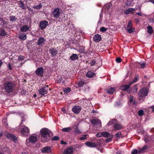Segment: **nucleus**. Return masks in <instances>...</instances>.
Wrapping results in <instances>:
<instances>
[{"instance_id":"63","label":"nucleus","mask_w":154,"mask_h":154,"mask_svg":"<svg viewBox=\"0 0 154 154\" xmlns=\"http://www.w3.org/2000/svg\"><path fill=\"white\" fill-rule=\"evenodd\" d=\"M135 82L133 81H132L130 83V84H129V85H131L132 84H133V83H134Z\"/></svg>"},{"instance_id":"10","label":"nucleus","mask_w":154,"mask_h":154,"mask_svg":"<svg viewBox=\"0 0 154 154\" xmlns=\"http://www.w3.org/2000/svg\"><path fill=\"white\" fill-rule=\"evenodd\" d=\"M81 109V107L79 106H75L72 109V111L75 114H78Z\"/></svg>"},{"instance_id":"58","label":"nucleus","mask_w":154,"mask_h":154,"mask_svg":"<svg viewBox=\"0 0 154 154\" xmlns=\"http://www.w3.org/2000/svg\"><path fill=\"white\" fill-rule=\"evenodd\" d=\"M61 143L62 144H67V143L66 142L63 141V140L61 141Z\"/></svg>"},{"instance_id":"9","label":"nucleus","mask_w":154,"mask_h":154,"mask_svg":"<svg viewBox=\"0 0 154 154\" xmlns=\"http://www.w3.org/2000/svg\"><path fill=\"white\" fill-rule=\"evenodd\" d=\"M41 151L43 153H48L51 152V149L50 146H47L42 148Z\"/></svg>"},{"instance_id":"26","label":"nucleus","mask_w":154,"mask_h":154,"mask_svg":"<svg viewBox=\"0 0 154 154\" xmlns=\"http://www.w3.org/2000/svg\"><path fill=\"white\" fill-rule=\"evenodd\" d=\"M72 61H74L78 59V56L77 54H72L69 58Z\"/></svg>"},{"instance_id":"4","label":"nucleus","mask_w":154,"mask_h":154,"mask_svg":"<svg viewBox=\"0 0 154 154\" xmlns=\"http://www.w3.org/2000/svg\"><path fill=\"white\" fill-rule=\"evenodd\" d=\"M20 132L21 136L26 137L29 135V130L27 127L23 126L22 127Z\"/></svg>"},{"instance_id":"35","label":"nucleus","mask_w":154,"mask_h":154,"mask_svg":"<svg viewBox=\"0 0 154 154\" xmlns=\"http://www.w3.org/2000/svg\"><path fill=\"white\" fill-rule=\"evenodd\" d=\"M74 132L76 134H79L82 133V132L78 129V126H76Z\"/></svg>"},{"instance_id":"18","label":"nucleus","mask_w":154,"mask_h":154,"mask_svg":"<svg viewBox=\"0 0 154 154\" xmlns=\"http://www.w3.org/2000/svg\"><path fill=\"white\" fill-rule=\"evenodd\" d=\"M37 140V137L34 136H30L29 138V141L31 143H35Z\"/></svg>"},{"instance_id":"1","label":"nucleus","mask_w":154,"mask_h":154,"mask_svg":"<svg viewBox=\"0 0 154 154\" xmlns=\"http://www.w3.org/2000/svg\"><path fill=\"white\" fill-rule=\"evenodd\" d=\"M40 132L42 136L41 140L44 142H47L50 140L51 136L53 134L52 132L46 128L42 129Z\"/></svg>"},{"instance_id":"11","label":"nucleus","mask_w":154,"mask_h":154,"mask_svg":"<svg viewBox=\"0 0 154 154\" xmlns=\"http://www.w3.org/2000/svg\"><path fill=\"white\" fill-rule=\"evenodd\" d=\"M73 152V148L69 147L66 148L63 152L64 154H72Z\"/></svg>"},{"instance_id":"33","label":"nucleus","mask_w":154,"mask_h":154,"mask_svg":"<svg viewBox=\"0 0 154 154\" xmlns=\"http://www.w3.org/2000/svg\"><path fill=\"white\" fill-rule=\"evenodd\" d=\"M115 90V88H111L108 89L107 92L108 94H112L114 92Z\"/></svg>"},{"instance_id":"55","label":"nucleus","mask_w":154,"mask_h":154,"mask_svg":"<svg viewBox=\"0 0 154 154\" xmlns=\"http://www.w3.org/2000/svg\"><path fill=\"white\" fill-rule=\"evenodd\" d=\"M129 99L130 102H132L133 99V97L131 95H130L129 97Z\"/></svg>"},{"instance_id":"22","label":"nucleus","mask_w":154,"mask_h":154,"mask_svg":"<svg viewBox=\"0 0 154 154\" xmlns=\"http://www.w3.org/2000/svg\"><path fill=\"white\" fill-rule=\"evenodd\" d=\"M148 148V146H143L142 148H138V153H140L143 152L145 151Z\"/></svg>"},{"instance_id":"3","label":"nucleus","mask_w":154,"mask_h":154,"mask_svg":"<svg viewBox=\"0 0 154 154\" xmlns=\"http://www.w3.org/2000/svg\"><path fill=\"white\" fill-rule=\"evenodd\" d=\"M4 85L6 92L8 93L13 92L14 87V85L13 83L6 82L4 83Z\"/></svg>"},{"instance_id":"24","label":"nucleus","mask_w":154,"mask_h":154,"mask_svg":"<svg viewBox=\"0 0 154 154\" xmlns=\"http://www.w3.org/2000/svg\"><path fill=\"white\" fill-rule=\"evenodd\" d=\"M95 75V73L91 71H88L86 74V76L89 78H92Z\"/></svg>"},{"instance_id":"19","label":"nucleus","mask_w":154,"mask_h":154,"mask_svg":"<svg viewBox=\"0 0 154 154\" xmlns=\"http://www.w3.org/2000/svg\"><path fill=\"white\" fill-rule=\"evenodd\" d=\"M29 27L27 25H24L22 26L20 29V31L22 32H26L28 30Z\"/></svg>"},{"instance_id":"61","label":"nucleus","mask_w":154,"mask_h":154,"mask_svg":"<svg viewBox=\"0 0 154 154\" xmlns=\"http://www.w3.org/2000/svg\"><path fill=\"white\" fill-rule=\"evenodd\" d=\"M132 102H133L132 104H133L135 105H137V103L136 102H135V100L134 101H133Z\"/></svg>"},{"instance_id":"7","label":"nucleus","mask_w":154,"mask_h":154,"mask_svg":"<svg viewBox=\"0 0 154 154\" xmlns=\"http://www.w3.org/2000/svg\"><path fill=\"white\" fill-rule=\"evenodd\" d=\"M48 22L46 20H43L40 21L39 23V27L42 30L45 28L48 25Z\"/></svg>"},{"instance_id":"32","label":"nucleus","mask_w":154,"mask_h":154,"mask_svg":"<svg viewBox=\"0 0 154 154\" xmlns=\"http://www.w3.org/2000/svg\"><path fill=\"white\" fill-rule=\"evenodd\" d=\"M72 128L71 127L65 128H63L62 131L63 132H69L72 130Z\"/></svg>"},{"instance_id":"5","label":"nucleus","mask_w":154,"mask_h":154,"mask_svg":"<svg viewBox=\"0 0 154 154\" xmlns=\"http://www.w3.org/2000/svg\"><path fill=\"white\" fill-rule=\"evenodd\" d=\"M36 74L37 75L42 77L44 72V70L42 67L37 68L35 71Z\"/></svg>"},{"instance_id":"31","label":"nucleus","mask_w":154,"mask_h":154,"mask_svg":"<svg viewBox=\"0 0 154 154\" xmlns=\"http://www.w3.org/2000/svg\"><path fill=\"white\" fill-rule=\"evenodd\" d=\"M117 120L116 119H113L110 120L108 123V125H111L117 123Z\"/></svg>"},{"instance_id":"44","label":"nucleus","mask_w":154,"mask_h":154,"mask_svg":"<svg viewBox=\"0 0 154 154\" xmlns=\"http://www.w3.org/2000/svg\"><path fill=\"white\" fill-rule=\"evenodd\" d=\"M137 153H138V151L136 149H133L131 151V153L132 154H137Z\"/></svg>"},{"instance_id":"20","label":"nucleus","mask_w":154,"mask_h":154,"mask_svg":"<svg viewBox=\"0 0 154 154\" xmlns=\"http://www.w3.org/2000/svg\"><path fill=\"white\" fill-rule=\"evenodd\" d=\"M85 144L89 147H96L97 146V144L95 143L89 142H86Z\"/></svg>"},{"instance_id":"56","label":"nucleus","mask_w":154,"mask_h":154,"mask_svg":"<svg viewBox=\"0 0 154 154\" xmlns=\"http://www.w3.org/2000/svg\"><path fill=\"white\" fill-rule=\"evenodd\" d=\"M112 137H111V138L109 137V138L107 139L106 140V141L107 143H108L111 140V139Z\"/></svg>"},{"instance_id":"38","label":"nucleus","mask_w":154,"mask_h":154,"mask_svg":"<svg viewBox=\"0 0 154 154\" xmlns=\"http://www.w3.org/2000/svg\"><path fill=\"white\" fill-rule=\"evenodd\" d=\"M71 91V89L70 88L68 87L66 88L63 89V91L65 93H68L70 92Z\"/></svg>"},{"instance_id":"52","label":"nucleus","mask_w":154,"mask_h":154,"mask_svg":"<svg viewBox=\"0 0 154 154\" xmlns=\"http://www.w3.org/2000/svg\"><path fill=\"white\" fill-rule=\"evenodd\" d=\"M145 66L146 64L145 63H140V68L142 69L143 68L145 67Z\"/></svg>"},{"instance_id":"36","label":"nucleus","mask_w":154,"mask_h":154,"mask_svg":"<svg viewBox=\"0 0 154 154\" xmlns=\"http://www.w3.org/2000/svg\"><path fill=\"white\" fill-rule=\"evenodd\" d=\"M7 35V33L5 31L4 29H2L0 33V35L1 36H5Z\"/></svg>"},{"instance_id":"2","label":"nucleus","mask_w":154,"mask_h":154,"mask_svg":"<svg viewBox=\"0 0 154 154\" xmlns=\"http://www.w3.org/2000/svg\"><path fill=\"white\" fill-rule=\"evenodd\" d=\"M148 94V90L146 88H141L138 92V99L141 102H143Z\"/></svg>"},{"instance_id":"60","label":"nucleus","mask_w":154,"mask_h":154,"mask_svg":"<svg viewBox=\"0 0 154 154\" xmlns=\"http://www.w3.org/2000/svg\"><path fill=\"white\" fill-rule=\"evenodd\" d=\"M5 23H4V22L3 21L1 23V25L2 26H3L5 25Z\"/></svg>"},{"instance_id":"29","label":"nucleus","mask_w":154,"mask_h":154,"mask_svg":"<svg viewBox=\"0 0 154 154\" xmlns=\"http://www.w3.org/2000/svg\"><path fill=\"white\" fill-rule=\"evenodd\" d=\"M78 87H83L85 84H86V83L83 81L80 80L78 81Z\"/></svg>"},{"instance_id":"27","label":"nucleus","mask_w":154,"mask_h":154,"mask_svg":"<svg viewBox=\"0 0 154 154\" xmlns=\"http://www.w3.org/2000/svg\"><path fill=\"white\" fill-rule=\"evenodd\" d=\"M109 136V137H112V135H110L109 133L107 132H102V136L105 137H108Z\"/></svg>"},{"instance_id":"6","label":"nucleus","mask_w":154,"mask_h":154,"mask_svg":"<svg viewBox=\"0 0 154 154\" xmlns=\"http://www.w3.org/2000/svg\"><path fill=\"white\" fill-rule=\"evenodd\" d=\"M91 123L95 125L98 127L101 126V122L100 120L98 119H93L91 120L90 121Z\"/></svg>"},{"instance_id":"45","label":"nucleus","mask_w":154,"mask_h":154,"mask_svg":"<svg viewBox=\"0 0 154 154\" xmlns=\"http://www.w3.org/2000/svg\"><path fill=\"white\" fill-rule=\"evenodd\" d=\"M59 137L57 136H54L53 138L52 139V141H57L59 140Z\"/></svg>"},{"instance_id":"59","label":"nucleus","mask_w":154,"mask_h":154,"mask_svg":"<svg viewBox=\"0 0 154 154\" xmlns=\"http://www.w3.org/2000/svg\"><path fill=\"white\" fill-rule=\"evenodd\" d=\"M138 79V78L137 77H136L134 79V80L133 81L134 82H135L137 81Z\"/></svg>"},{"instance_id":"62","label":"nucleus","mask_w":154,"mask_h":154,"mask_svg":"<svg viewBox=\"0 0 154 154\" xmlns=\"http://www.w3.org/2000/svg\"><path fill=\"white\" fill-rule=\"evenodd\" d=\"M150 109H152V111H154V106H151L150 107Z\"/></svg>"},{"instance_id":"15","label":"nucleus","mask_w":154,"mask_h":154,"mask_svg":"<svg viewBox=\"0 0 154 154\" xmlns=\"http://www.w3.org/2000/svg\"><path fill=\"white\" fill-rule=\"evenodd\" d=\"M49 52L53 57H54L56 56L58 51L56 49L53 48L49 49Z\"/></svg>"},{"instance_id":"12","label":"nucleus","mask_w":154,"mask_h":154,"mask_svg":"<svg viewBox=\"0 0 154 154\" xmlns=\"http://www.w3.org/2000/svg\"><path fill=\"white\" fill-rule=\"evenodd\" d=\"M60 13L59 9L56 8L53 11V14L54 17L58 18L59 17Z\"/></svg>"},{"instance_id":"37","label":"nucleus","mask_w":154,"mask_h":154,"mask_svg":"<svg viewBox=\"0 0 154 154\" xmlns=\"http://www.w3.org/2000/svg\"><path fill=\"white\" fill-rule=\"evenodd\" d=\"M9 19L10 21H15L17 20V18L14 16H10Z\"/></svg>"},{"instance_id":"30","label":"nucleus","mask_w":154,"mask_h":154,"mask_svg":"<svg viewBox=\"0 0 154 154\" xmlns=\"http://www.w3.org/2000/svg\"><path fill=\"white\" fill-rule=\"evenodd\" d=\"M98 62L100 63H101V61L100 60H99L98 61L97 60H92L90 64L91 66H93L94 65H96V64H98Z\"/></svg>"},{"instance_id":"16","label":"nucleus","mask_w":154,"mask_h":154,"mask_svg":"<svg viewBox=\"0 0 154 154\" xmlns=\"http://www.w3.org/2000/svg\"><path fill=\"white\" fill-rule=\"evenodd\" d=\"M101 39V35L98 34L95 35L93 37V41L95 42H98L100 41Z\"/></svg>"},{"instance_id":"28","label":"nucleus","mask_w":154,"mask_h":154,"mask_svg":"<svg viewBox=\"0 0 154 154\" xmlns=\"http://www.w3.org/2000/svg\"><path fill=\"white\" fill-rule=\"evenodd\" d=\"M18 5L19 6L23 9H25L26 8L24 4L22 1H20L18 3Z\"/></svg>"},{"instance_id":"13","label":"nucleus","mask_w":154,"mask_h":154,"mask_svg":"<svg viewBox=\"0 0 154 154\" xmlns=\"http://www.w3.org/2000/svg\"><path fill=\"white\" fill-rule=\"evenodd\" d=\"M39 93L42 95H44L45 94L47 93L48 91L46 89V88L42 87L38 90Z\"/></svg>"},{"instance_id":"14","label":"nucleus","mask_w":154,"mask_h":154,"mask_svg":"<svg viewBox=\"0 0 154 154\" xmlns=\"http://www.w3.org/2000/svg\"><path fill=\"white\" fill-rule=\"evenodd\" d=\"M113 127L115 130H119L123 128V126L121 124H119L117 122L113 125Z\"/></svg>"},{"instance_id":"57","label":"nucleus","mask_w":154,"mask_h":154,"mask_svg":"<svg viewBox=\"0 0 154 154\" xmlns=\"http://www.w3.org/2000/svg\"><path fill=\"white\" fill-rule=\"evenodd\" d=\"M8 68L10 70H11L12 69V67H11L10 63H9L8 64Z\"/></svg>"},{"instance_id":"8","label":"nucleus","mask_w":154,"mask_h":154,"mask_svg":"<svg viewBox=\"0 0 154 154\" xmlns=\"http://www.w3.org/2000/svg\"><path fill=\"white\" fill-rule=\"evenodd\" d=\"M7 137L9 139L12 140L14 142H17V140L16 137L14 134L8 133L6 134Z\"/></svg>"},{"instance_id":"46","label":"nucleus","mask_w":154,"mask_h":154,"mask_svg":"<svg viewBox=\"0 0 154 154\" xmlns=\"http://www.w3.org/2000/svg\"><path fill=\"white\" fill-rule=\"evenodd\" d=\"M25 57L22 55H20L18 57V60L19 61L22 60L24 59Z\"/></svg>"},{"instance_id":"42","label":"nucleus","mask_w":154,"mask_h":154,"mask_svg":"<svg viewBox=\"0 0 154 154\" xmlns=\"http://www.w3.org/2000/svg\"><path fill=\"white\" fill-rule=\"evenodd\" d=\"M107 29L104 27H101L100 29V30L101 32H104L107 30Z\"/></svg>"},{"instance_id":"17","label":"nucleus","mask_w":154,"mask_h":154,"mask_svg":"<svg viewBox=\"0 0 154 154\" xmlns=\"http://www.w3.org/2000/svg\"><path fill=\"white\" fill-rule=\"evenodd\" d=\"M45 42V39L43 37H40L38 39L37 44L38 45L42 46L44 44Z\"/></svg>"},{"instance_id":"64","label":"nucleus","mask_w":154,"mask_h":154,"mask_svg":"<svg viewBox=\"0 0 154 154\" xmlns=\"http://www.w3.org/2000/svg\"><path fill=\"white\" fill-rule=\"evenodd\" d=\"M149 2L153 3L154 4V0H149Z\"/></svg>"},{"instance_id":"54","label":"nucleus","mask_w":154,"mask_h":154,"mask_svg":"<svg viewBox=\"0 0 154 154\" xmlns=\"http://www.w3.org/2000/svg\"><path fill=\"white\" fill-rule=\"evenodd\" d=\"M116 61L118 63H120L121 61V59L119 57H118L116 59Z\"/></svg>"},{"instance_id":"41","label":"nucleus","mask_w":154,"mask_h":154,"mask_svg":"<svg viewBox=\"0 0 154 154\" xmlns=\"http://www.w3.org/2000/svg\"><path fill=\"white\" fill-rule=\"evenodd\" d=\"M137 91V88L136 85H134L133 86V92L134 93H136Z\"/></svg>"},{"instance_id":"43","label":"nucleus","mask_w":154,"mask_h":154,"mask_svg":"<svg viewBox=\"0 0 154 154\" xmlns=\"http://www.w3.org/2000/svg\"><path fill=\"white\" fill-rule=\"evenodd\" d=\"M115 136L116 137L120 138L121 135V132L119 131L115 134Z\"/></svg>"},{"instance_id":"25","label":"nucleus","mask_w":154,"mask_h":154,"mask_svg":"<svg viewBox=\"0 0 154 154\" xmlns=\"http://www.w3.org/2000/svg\"><path fill=\"white\" fill-rule=\"evenodd\" d=\"M130 87V85H122L120 88V89L123 91H126Z\"/></svg>"},{"instance_id":"48","label":"nucleus","mask_w":154,"mask_h":154,"mask_svg":"<svg viewBox=\"0 0 154 154\" xmlns=\"http://www.w3.org/2000/svg\"><path fill=\"white\" fill-rule=\"evenodd\" d=\"M143 111L142 110H140L138 112V114L139 116H141L143 115Z\"/></svg>"},{"instance_id":"50","label":"nucleus","mask_w":154,"mask_h":154,"mask_svg":"<svg viewBox=\"0 0 154 154\" xmlns=\"http://www.w3.org/2000/svg\"><path fill=\"white\" fill-rule=\"evenodd\" d=\"M112 6V5L111 4H109L108 5H107L105 8L107 10H108L110 7H111Z\"/></svg>"},{"instance_id":"39","label":"nucleus","mask_w":154,"mask_h":154,"mask_svg":"<svg viewBox=\"0 0 154 154\" xmlns=\"http://www.w3.org/2000/svg\"><path fill=\"white\" fill-rule=\"evenodd\" d=\"M128 29V32L130 33H132L135 30L134 28L133 27L129 28Z\"/></svg>"},{"instance_id":"21","label":"nucleus","mask_w":154,"mask_h":154,"mask_svg":"<svg viewBox=\"0 0 154 154\" xmlns=\"http://www.w3.org/2000/svg\"><path fill=\"white\" fill-rule=\"evenodd\" d=\"M18 38L20 39L24 40L26 38V35L25 33H20L18 35Z\"/></svg>"},{"instance_id":"51","label":"nucleus","mask_w":154,"mask_h":154,"mask_svg":"<svg viewBox=\"0 0 154 154\" xmlns=\"http://www.w3.org/2000/svg\"><path fill=\"white\" fill-rule=\"evenodd\" d=\"M96 136L97 137H99L102 136V132H99L96 134Z\"/></svg>"},{"instance_id":"47","label":"nucleus","mask_w":154,"mask_h":154,"mask_svg":"<svg viewBox=\"0 0 154 154\" xmlns=\"http://www.w3.org/2000/svg\"><path fill=\"white\" fill-rule=\"evenodd\" d=\"M140 63L136 62L134 64V66L137 68H140Z\"/></svg>"},{"instance_id":"23","label":"nucleus","mask_w":154,"mask_h":154,"mask_svg":"<svg viewBox=\"0 0 154 154\" xmlns=\"http://www.w3.org/2000/svg\"><path fill=\"white\" fill-rule=\"evenodd\" d=\"M135 10V9L134 8H131L125 10L124 12L125 14H128L131 13H132V12Z\"/></svg>"},{"instance_id":"40","label":"nucleus","mask_w":154,"mask_h":154,"mask_svg":"<svg viewBox=\"0 0 154 154\" xmlns=\"http://www.w3.org/2000/svg\"><path fill=\"white\" fill-rule=\"evenodd\" d=\"M132 21L131 20H129L128 21V24L127 25V29H128L129 28L132 27Z\"/></svg>"},{"instance_id":"34","label":"nucleus","mask_w":154,"mask_h":154,"mask_svg":"<svg viewBox=\"0 0 154 154\" xmlns=\"http://www.w3.org/2000/svg\"><path fill=\"white\" fill-rule=\"evenodd\" d=\"M147 32L149 34H151L153 32V30L152 27L150 26H149L147 27Z\"/></svg>"},{"instance_id":"53","label":"nucleus","mask_w":154,"mask_h":154,"mask_svg":"<svg viewBox=\"0 0 154 154\" xmlns=\"http://www.w3.org/2000/svg\"><path fill=\"white\" fill-rule=\"evenodd\" d=\"M86 135H84L82 136V137H81L80 138V139L82 140H85L86 139Z\"/></svg>"},{"instance_id":"49","label":"nucleus","mask_w":154,"mask_h":154,"mask_svg":"<svg viewBox=\"0 0 154 154\" xmlns=\"http://www.w3.org/2000/svg\"><path fill=\"white\" fill-rule=\"evenodd\" d=\"M42 7V5H41V4H39L38 5L35 6L34 7V8H35L36 9H39L41 8Z\"/></svg>"}]
</instances>
